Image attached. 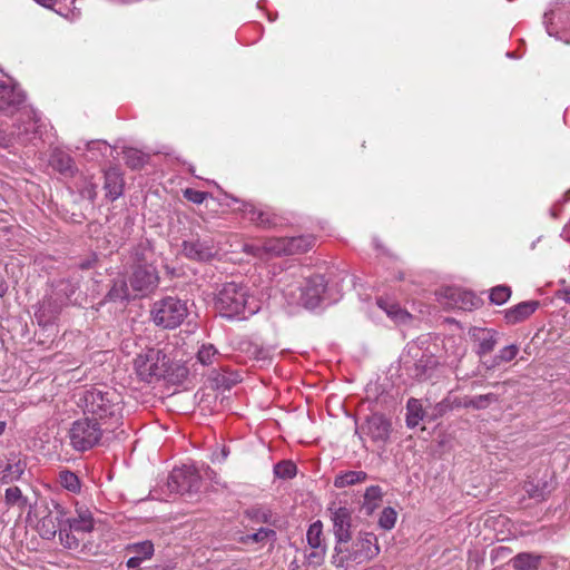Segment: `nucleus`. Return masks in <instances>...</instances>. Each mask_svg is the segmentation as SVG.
<instances>
[{"mask_svg":"<svg viewBox=\"0 0 570 570\" xmlns=\"http://www.w3.org/2000/svg\"><path fill=\"white\" fill-rule=\"evenodd\" d=\"M24 101L26 95L17 85L0 82V111L12 115L21 109Z\"/></svg>","mask_w":570,"mask_h":570,"instance_id":"f3484780","label":"nucleus"},{"mask_svg":"<svg viewBox=\"0 0 570 570\" xmlns=\"http://www.w3.org/2000/svg\"><path fill=\"white\" fill-rule=\"evenodd\" d=\"M440 295L446 299L444 304L452 308L472 311L480 305V299L473 293L460 287H445Z\"/></svg>","mask_w":570,"mask_h":570,"instance_id":"2eb2a0df","label":"nucleus"},{"mask_svg":"<svg viewBox=\"0 0 570 570\" xmlns=\"http://www.w3.org/2000/svg\"><path fill=\"white\" fill-rule=\"evenodd\" d=\"M109 301H124L129 297L128 284L125 278L114 281L112 286L106 296Z\"/></svg>","mask_w":570,"mask_h":570,"instance_id":"58836bf2","label":"nucleus"},{"mask_svg":"<svg viewBox=\"0 0 570 570\" xmlns=\"http://www.w3.org/2000/svg\"><path fill=\"white\" fill-rule=\"evenodd\" d=\"M167 487L170 492L175 493H197L202 487V478L195 468L184 465L171 471L168 476Z\"/></svg>","mask_w":570,"mask_h":570,"instance_id":"f8f14e48","label":"nucleus"},{"mask_svg":"<svg viewBox=\"0 0 570 570\" xmlns=\"http://www.w3.org/2000/svg\"><path fill=\"white\" fill-rule=\"evenodd\" d=\"M51 164L55 169L63 175H72L76 169L73 159L62 151H56L52 155Z\"/></svg>","mask_w":570,"mask_h":570,"instance_id":"f704fd0d","label":"nucleus"},{"mask_svg":"<svg viewBox=\"0 0 570 570\" xmlns=\"http://www.w3.org/2000/svg\"><path fill=\"white\" fill-rule=\"evenodd\" d=\"M540 562L541 556L531 552H520L510 560L515 570H538Z\"/></svg>","mask_w":570,"mask_h":570,"instance_id":"cd10ccee","label":"nucleus"},{"mask_svg":"<svg viewBox=\"0 0 570 570\" xmlns=\"http://www.w3.org/2000/svg\"><path fill=\"white\" fill-rule=\"evenodd\" d=\"M538 301L521 302L503 312L504 321L509 325L521 323L529 318L539 307Z\"/></svg>","mask_w":570,"mask_h":570,"instance_id":"412c9836","label":"nucleus"},{"mask_svg":"<svg viewBox=\"0 0 570 570\" xmlns=\"http://www.w3.org/2000/svg\"><path fill=\"white\" fill-rule=\"evenodd\" d=\"M97 188L98 186L96 183H94L91 179L85 178L83 186L80 188V195L83 198L94 202L97 197Z\"/></svg>","mask_w":570,"mask_h":570,"instance_id":"8fccbe9b","label":"nucleus"},{"mask_svg":"<svg viewBox=\"0 0 570 570\" xmlns=\"http://www.w3.org/2000/svg\"><path fill=\"white\" fill-rule=\"evenodd\" d=\"M523 489L529 498L538 502L547 500L551 493V487L546 480H540L537 483L533 481H527L523 485Z\"/></svg>","mask_w":570,"mask_h":570,"instance_id":"c756f323","label":"nucleus"},{"mask_svg":"<svg viewBox=\"0 0 570 570\" xmlns=\"http://www.w3.org/2000/svg\"><path fill=\"white\" fill-rule=\"evenodd\" d=\"M306 540L309 548L313 549L307 556L309 563L320 564L326 554V544L323 535V523L317 520L313 522L306 533Z\"/></svg>","mask_w":570,"mask_h":570,"instance_id":"a211bd4d","label":"nucleus"},{"mask_svg":"<svg viewBox=\"0 0 570 570\" xmlns=\"http://www.w3.org/2000/svg\"><path fill=\"white\" fill-rule=\"evenodd\" d=\"M4 430H6V422L0 421V435L3 434Z\"/></svg>","mask_w":570,"mask_h":570,"instance_id":"69168bd1","label":"nucleus"},{"mask_svg":"<svg viewBox=\"0 0 570 570\" xmlns=\"http://www.w3.org/2000/svg\"><path fill=\"white\" fill-rule=\"evenodd\" d=\"M380 552L377 538L371 532H360L351 548L345 544V551L334 552L333 564L337 568L345 567L348 562L362 563L376 557Z\"/></svg>","mask_w":570,"mask_h":570,"instance_id":"6e6552de","label":"nucleus"},{"mask_svg":"<svg viewBox=\"0 0 570 570\" xmlns=\"http://www.w3.org/2000/svg\"><path fill=\"white\" fill-rule=\"evenodd\" d=\"M438 365V361L433 356L423 355L414 364V376L420 380H429Z\"/></svg>","mask_w":570,"mask_h":570,"instance_id":"7c9ffc66","label":"nucleus"},{"mask_svg":"<svg viewBox=\"0 0 570 570\" xmlns=\"http://www.w3.org/2000/svg\"><path fill=\"white\" fill-rule=\"evenodd\" d=\"M14 139H17V137H14L11 134H7L6 131L0 129V147L1 148L11 147L13 145Z\"/></svg>","mask_w":570,"mask_h":570,"instance_id":"6e6d98bb","label":"nucleus"},{"mask_svg":"<svg viewBox=\"0 0 570 570\" xmlns=\"http://www.w3.org/2000/svg\"><path fill=\"white\" fill-rule=\"evenodd\" d=\"M39 118L37 112L24 107L21 111L19 124L17 125V139L21 142H27L31 139L30 135H36L39 131Z\"/></svg>","mask_w":570,"mask_h":570,"instance_id":"aec40b11","label":"nucleus"},{"mask_svg":"<svg viewBox=\"0 0 570 570\" xmlns=\"http://www.w3.org/2000/svg\"><path fill=\"white\" fill-rule=\"evenodd\" d=\"M76 514L73 518L65 515V528H61V544L71 550L78 549L85 535L95 528V520L88 508L76 503Z\"/></svg>","mask_w":570,"mask_h":570,"instance_id":"0eeeda50","label":"nucleus"},{"mask_svg":"<svg viewBox=\"0 0 570 570\" xmlns=\"http://www.w3.org/2000/svg\"><path fill=\"white\" fill-rule=\"evenodd\" d=\"M471 337L476 343V355L482 358L495 348L499 333L492 328L474 327L471 330Z\"/></svg>","mask_w":570,"mask_h":570,"instance_id":"6ab92c4d","label":"nucleus"},{"mask_svg":"<svg viewBox=\"0 0 570 570\" xmlns=\"http://www.w3.org/2000/svg\"><path fill=\"white\" fill-rule=\"evenodd\" d=\"M274 474L279 479H292L296 475V465L292 461H282L274 466Z\"/></svg>","mask_w":570,"mask_h":570,"instance_id":"37998d69","label":"nucleus"},{"mask_svg":"<svg viewBox=\"0 0 570 570\" xmlns=\"http://www.w3.org/2000/svg\"><path fill=\"white\" fill-rule=\"evenodd\" d=\"M393 432L392 421L386 415L375 412L367 415L364 422L356 428L355 433L363 436H367L374 444L384 449L391 441Z\"/></svg>","mask_w":570,"mask_h":570,"instance_id":"1a4fd4ad","label":"nucleus"},{"mask_svg":"<svg viewBox=\"0 0 570 570\" xmlns=\"http://www.w3.org/2000/svg\"><path fill=\"white\" fill-rule=\"evenodd\" d=\"M189 314L188 301L167 295L155 301L150 307V320L164 330L180 326Z\"/></svg>","mask_w":570,"mask_h":570,"instance_id":"20e7f679","label":"nucleus"},{"mask_svg":"<svg viewBox=\"0 0 570 570\" xmlns=\"http://www.w3.org/2000/svg\"><path fill=\"white\" fill-rule=\"evenodd\" d=\"M36 1L46 8H51L56 3V0H36Z\"/></svg>","mask_w":570,"mask_h":570,"instance_id":"680f3d73","label":"nucleus"},{"mask_svg":"<svg viewBox=\"0 0 570 570\" xmlns=\"http://www.w3.org/2000/svg\"><path fill=\"white\" fill-rule=\"evenodd\" d=\"M367 473L364 471H347L338 474L334 479V485L338 489L351 487L366 481Z\"/></svg>","mask_w":570,"mask_h":570,"instance_id":"72a5a7b5","label":"nucleus"},{"mask_svg":"<svg viewBox=\"0 0 570 570\" xmlns=\"http://www.w3.org/2000/svg\"><path fill=\"white\" fill-rule=\"evenodd\" d=\"M561 297L567 302L570 303V286L561 291Z\"/></svg>","mask_w":570,"mask_h":570,"instance_id":"e2e57ef3","label":"nucleus"},{"mask_svg":"<svg viewBox=\"0 0 570 570\" xmlns=\"http://www.w3.org/2000/svg\"><path fill=\"white\" fill-rule=\"evenodd\" d=\"M328 512L336 541L334 552L340 554L345 551V544L352 540V513L346 507H335L334 504L328 508Z\"/></svg>","mask_w":570,"mask_h":570,"instance_id":"9b49d317","label":"nucleus"},{"mask_svg":"<svg viewBox=\"0 0 570 570\" xmlns=\"http://www.w3.org/2000/svg\"><path fill=\"white\" fill-rule=\"evenodd\" d=\"M288 255L302 254L309 250L314 245L313 236H297L287 238Z\"/></svg>","mask_w":570,"mask_h":570,"instance_id":"473e14b6","label":"nucleus"},{"mask_svg":"<svg viewBox=\"0 0 570 570\" xmlns=\"http://www.w3.org/2000/svg\"><path fill=\"white\" fill-rule=\"evenodd\" d=\"M78 288V283L70 279L58 281L55 284L53 296L43 299L35 313L38 324L43 327L52 324L62 305L77 303L75 295Z\"/></svg>","mask_w":570,"mask_h":570,"instance_id":"39448f33","label":"nucleus"},{"mask_svg":"<svg viewBox=\"0 0 570 570\" xmlns=\"http://www.w3.org/2000/svg\"><path fill=\"white\" fill-rule=\"evenodd\" d=\"M124 185L122 174L118 168L110 167L105 171L104 189L107 198L110 200L119 198L124 193Z\"/></svg>","mask_w":570,"mask_h":570,"instance_id":"4be33fe9","label":"nucleus"},{"mask_svg":"<svg viewBox=\"0 0 570 570\" xmlns=\"http://www.w3.org/2000/svg\"><path fill=\"white\" fill-rule=\"evenodd\" d=\"M451 404H453V409L462 407V397H454L451 400Z\"/></svg>","mask_w":570,"mask_h":570,"instance_id":"0e129e2a","label":"nucleus"},{"mask_svg":"<svg viewBox=\"0 0 570 570\" xmlns=\"http://www.w3.org/2000/svg\"><path fill=\"white\" fill-rule=\"evenodd\" d=\"M218 351L213 344H204L197 352V360L202 365L208 366L214 363Z\"/></svg>","mask_w":570,"mask_h":570,"instance_id":"a19ab883","label":"nucleus"},{"mask_svg":"<svg viewBox=\"0 0 570 570\" xmlns=\"http://www.w3.org/2000/svg\"><path fill=\"white\" fill-rule=\"evenodd\" d=\"M287 238H269L263 243V249L266 255H288Z\"/></svg>","mask_w":570,"mask_h":570,"instance_id":"4c0bfd02","label":"nucleus"},{"mask_svg":"<svg viewBox=\"0 0 570 570\" xmlns=\"http://www.w3.org/2000/svg\"><path fill=\"white\" fill-rule=\"evenodd\" d=\"M142 561H144V560H142V558L137 557V556H132L131 558H129V559L127 560V567H128L129 569H137V568H139V567H140V564H141V562H142Z\"/></svg>","mask_w":570,"mask_h":570,"instance_id":"13d9d810","label":"nucleus"},{"mask_svg":"<svg viewBox=\"0 0 570 570\" xmlns=\"http://www.w3.org/2000/svg\"><path fill=\"white\" fill-rule=\"evenodd\" d=\"M478 385H479V383H478V382H473V383H472V386H473V387H475V386H478Z\"/></svg>","mask_w":570,"mask_h":570,"instance_id":"338daca9","label":"nucleus"},{"mask_svg":"<svg viewBox=\"0 0 570 570\" xmlns=\"http://www.w3.org/2000/svg\"><path fill=\"white\" fill-rule=\"evenodd\" d=\"M94 262H95V259L94 261L87 259L85 262H81L79 266L81 269H89L94 266Z\"/></svg>","mask_w":570,"mask_h":570,"instance_id":"052dcab7","label":"nucleus"},{"mask_svg":"<svg viewBox=\"0 0 570 570\" xmlns=\"http://www.w3.org/2000/svg\"><path fill=\"white\" fill-rule=\"evenodd\" d=\"M66 512L60 504H55V512L49 511L38 522V531L43 539H53L59 532L61 539V528H65Z\"/></svg>","mask_w":570,"mask_h":570,"instance_id":"dca6fc26","label":"nucleus"},{"mask_svg":"<svg viewBox=\"0 0 570 570\" xmlns=\"http://www.w3.org/2000/svg\"><path fill=\"white\" fill-rule=\"evenodd\" d=\"M376 304L395 324H407L412 318V315L406 309L387 298L379 297Z\"/></svg>","mask_w":570,"mask_h":570,"instance_id":"393cba45","label":"nucleus"},{"mask_svg":"<svg viewBox=\"0 0 570 570\" xmlns=\"http://www.w3.org/2000/svg\"><path fill=\"white\" fill-rule=\"evenodd\" d=\"M511 296V288L507 285H498L491 289L490 301L495 305L504 304Z\"/></svg>","mask_w":570,"mask_h":570,"instance_id":"79ce46f5","label":"nucleus"},{"mask_svg":"<svg viewBox=\"0 0 570 570\" xmlns=\"http://www.w3.org/2000/svg\"><path fill=\"white\" fill-rule=\"evenodd\" d=\"M126 551L129 553H134L137 557L142 558V560H148L154 556V543L149 540L136 542L128 544L126 547Z\"/></svg>","mask_w":570,"mask_h":570,"instance_id":"ea45409f","label":"nucleus"},{"mask_svg":"<svg viewBox=\"0 0 570 570\" xmlns=\"http://www.w3.org/2000/svg\"><path fill=\"white\" fill-rule=\"evenodd\" d=\"M26 470V463L18 455L10 454L4 466L0 465V474L3 483H10L21 478Z\"/></svg>","mask_w":570,"mask_h":570,"instance_id":"a878e982","label":"nucleus"},{"mask_svg":"<svg viewBox=\"0 0 570 570\" xmlns=\"http://www.w3.org/2000/svg\"><path fill=\"white\" fill-rule=\"evenodd\" d=\"M543 23L549 36L570 43V2H556L544 13Z\"/></svg>","mask_w":570,"mask_h":570,"instance_id":"9d476101","label":"nucleus"},{"mask_svg":"<svg viewBox=\"0 0 570 570\" xmlns=\"http://www.w3.org/2000/svg\"><path fill=\"white\" fill-rule=\"evenodd\" d=\"M276 537V532L273 529L261 528L256 532L248 534L245 539V542L252 540L254 542H263L269 538L274 539Z\"/></svg>","mask_w":570,"mask_h":570,"instance_id":"09e8293b","label":"nucleus"},{"mask_svg":"<svg viewBox=\"0 0 570 570\" xmlns=\"http://www.w3.org/2000/svg\"><path fill=\"white\" fill-rule=\"evenodd\" d=\"M244 252L247 253V254H252L261 259H264L265 258V253H264V249H263V244L262 245H258V244H246L244 245Z\"/></svg>","mask_w":570,"mask_h":570,"instance_id":"5fc2aeb1","label":"nucleus"},{"mask_svg":"<svg viewBox=\"0 0 570 570\" xmlns=\"http://www.w3.org/2000/svg\"><path fill=\"white\" fill-rule=\"evenodd\" d=\"M215 307L226 318H247L259 311V302L250 295L246 285L229 282L219 289Z\"/></svg>","mask_w":570,"mask_h":570,"instance_id":"7ed1b4c3","label":"nucleus"},{"mask_svg":"<svg viewBox=\"0 0 570 570\" xmlns=\"http://www.w3.org/2000/svg\"><path fill=\"white\" fill-rule=\"evenodd\" d=\"M519 353V346L517 344H510L502 347L490 361L483 362V365L488 371H492L503 363L511 362L517 357Z\"/></svg>","mask_w":570,"mask_h":570,"instance_id":"bb28decb","label":"nucleus"},{"mask_svg":"<svg viewBox=\"0 0 570 570\" xmlns=\"http://www.w3.org/2000/svg\"><path fill=\"white\" fill-rule=\"evenodd\" d=\"M383 498L382 488L379 485H371L366 488L364 493V501L362 504V509L366 512V514H371L375 509L379 508Z\"/></svg>","mask_w":570,"mask_h":570,"instance_id":"2f4dec72","label":"nucleus"},{"mask_svg":"<svg viewBox=\"0 0 570 570\" xmlns=\"http://www.w3.org/2000/svg\"><path fill=\"white\" fill-rule=\"evenodd\" d=\"M125 163L131 169H140L148 160V155L136 148H125L122 150Z\"/></svg>","mask_w":570,"mask_h":570,"instance_id":"c9c22d12","label":"nucleus"},{"mask_svg":"<svg viewBox=\"0 0 570 570\" xmlns=\"http://www.w3.org/2000/svg\"><path fill=\"white\" fill-rule=\"evenodd\" d=\"M135 370L141 381L153 382L154 380L183 379L187 375V368L174 364L164 350L147 348L138 354L134 361Z\"/></svg>","mask_w":570,"mask_h":570,"instance_id":"f03ea898","label":"nucleus"},{"mask_svg":"<svg viewBox=\"0 0 570 570\" xmlns=\"http://www.w3.org/2000/svg\"><path fill=\"white\" fill-rule=\"evenodd\" d=\"M87 148L88 150L98 149L99 151H101V154H104L109 148V146L105 141L96 140L88 142Z\"/></svg>","mask_w":570,"mask_h":570,"instance_id":"4d7b16f0","label":"nucleus"},{"mask_svg":"<svg viewBox=\"0 0 570 570\" xmlns=\"http://www.w3.org/2000/svg\"><path fill=\"white\" fill-rule=\"evenodd\" d=\"M110 431V426L85 415L72 422L68 431L69 444L77 452H86L99 445L104 434Z\"/></svg>","mask_w":570,"mask_h":570,"instance_id":"423d86ee","label":"nucleus"},{"mask_svg":"<svg viewBox=\"0 0 570 570\" xmlns=\"http://www.w3.org/2000/svg\"><path fill=\"white\" fill-rule=\"evenodd\" d=\"M6 503L8 505L24 507L27 500L23 498L21 490L18 487H10L6 490Z\"/></svg>","mask_w":570,"mask_h":570,"instance_id":"49530a36","label":"nucleus"},{"mask_svg":"<svg viewBox=\"0 0 570 570\" xmlns=\"http://www.w3.org/2000/svg\"><path fill=\"white\" fill-rule=\"evenodd\" d=\"M324 292V277L321 275H315L307 281L306 287L302 292V298L307 306L314 307L318 304Z\"/></svg>","mask_w":570,"mask_h":570,"instance_id":"b1692460","label":"nucleus"},{"mask_svg":"<svg viewBox=\"0 0 570 570\" xmlns=\"http://www.w3.org/2000/svg\"><path fill=\"white\" fill-rule=\"evenodd\" d=\"M451 410H453V404H451V399L445 397L444 400H442L434 406L433 413L431 415V420H436L438 417L443 416L445 413H448Z\"/></svg>","mask_w":570,"mask_h":570,"instance_id":"3c124183","label":"nucleus"},{"mask_svg":"<svg viewBox=\"0 0 570 570\" xmlns=\"http://www.w3.org/2000/svg\"><path fill=\"white\" fill-rule=\"evenodd\" d=\"M243 212L252 223L262 228H272L277 225V217L274 214L252 204L244 205Z\"/></svg>","mask_w":570,"mask_h":570,"instance_id":"5701e85b","label":"nucleus"},{"mask_svg":"<svg viewBox=\"0 0 570 570\" xmlns=\"http://www.w3.org/2000/svg\"><path fill=\"white\" fill-rule=\"evenodd\" d=\"M499 402V395L487 393L473 396V410H485L491 404Z\"/></svg>","mask_w":570,"mask_h":570,"instance_id":"a18cd8bd","label":"nucleus"},{"mask_svg":"<svg viewBox=\"0 0 570 570\" xmlns=\"http://www.w3.org/2000/svg\"><path fill=\"white\" fill-rule=\"evenodd\" d=\"M246 517L255 522L269 523L272 521L271 510L253 507L246 510Z\"/></svg>","mask_w":570,"mask_h":570,"instance_id":"c03bdc74","label":"nucleus"},{"mask_svg":"<svg viewBox=\"0 0 570 570\" xmlns=\"http://www.w3.org/2000/svg\"><path fill=\"white\" fill-rule=\"evenodd\" d=\"M58 480L60 485L72 492L78 493L81 489V483L78 475L69 470H62L59 472Z\"/></svg>","mask_w":570,"mask_h":570,"instance_id":"e433bc0d","label":"nucleus"},{"mask_svg":"<svg viewBox=\"0 0 570 570\" xmlns=\"http://www.w3.org/2000/svg\"><path fill=\"white\" fill-rule=\"evenodd\" d=\"M159 283L156 267L150 264H138L134 266L129 276V285L132 291L138 293H149L154 291Z\"/></svg>","mask_w":570,"mask_h":570,"instance_id":"ddd939ff","label":"nucleus"},{"mask_svg":"<svg viewBox=\"0 0 570 570\" xmlns=\"http://www.w3.org/2000/svg\"><path fill=\"white\" fill-rule=\"evenodd\" d=\"M207 193L193 188H187L184 190V197L194 204H202L207 198Z\"/></svg>","mask_w":570,"mask_h":570,"instance_id":"603ef678","label":"nucleus"},{"mask_svg":"<svg viewBox=\"0 0 570 570\" xmlns=\"http://www.w3.org/2000/svg\"><path fill=\"white\" fill-rule=\"evenodd\" d=\"M247 353L256 360H266L269 357V350L257 344H250L247 348Z\"/></svg>","mask_w":570,"mask_h":570,"instance_id":"864d4df0","label":"nucleus"},{"mask_svg":"<svg viewBox=\"0 0 570 570\" xmlns=\"http://www.w3.org/2000/svg\"><path fill=\"white\" fill-rule=\"evenodd\" d=\"M181 254L190 261L209 262L216 256L217 250L213 239L197 237L181 243Z\"/></svg>","mask_w":570,"mask_h":570,"instance_id":"4468645a","label":"nucleus"},{"mask_svg":"<svg viewBox=\"0 0 570 570\" xmlns=\"http://www.w3.org/2000/svg\"><path fill=\"white\" fill-rule=\"evenodd\" d=\"M462 407H464V409H473V396H464V397H462Z\"/></svg>","mask_w":570,"mask_h":570,"instance_id":"bf43d9fd","label":"nucleus"},{"mask_svg":"<svg viewBox=\"0 0 570 570\" xmlns=\"http://www.w3.org/2000/svg\"><path fill=\"white\" fill-rule=\"evenodd\" d=\"M425 415L426 413L422 407L421 401L411 397L406 403V426L409 429H414L425 417Z\"/></svg>","mask_w":570,"mask_h":570,"instance_id":"c85d7f7f","label":"nucleus"},{"mask_svg":"<svg viewBox=\"0 0 570 570\" xmlns=\"http://www.w3.org/2000/svg\"><path fill=\"white\" fill-rule=\"evenodd\" d=\"M396 515L397 514L393 508H384L379 519L380 527L384 530H391L395 525Z\"/></svg>","mask_w":570,"mask_h":570,"instance_id":"de8ad7c7","label":"nucleus"},{"mask_svg":"<svg viewBox=\"0 0 570 570\" xmlns=\"http://www.w3.org/2000/svg\"><path fill=\"white\" fill-rule=\"evenodd\" d=\"M83 414L104 425L117 424L121 419V396L112 389L106 386L85 390L78 401Z\"/></svg>","mask_w":570,"mask_h":570,"instance_id":"f257e3e1","label":"nucleus"}]
</instances>
